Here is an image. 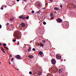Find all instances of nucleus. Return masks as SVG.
<instances>
[{
  "mask_svg": "<svg viewBox=\"0 0 76 76\" xmlns=\"http://www.w3.org/2000/svg\"><path fill=\"white\" fill-rule=\"evenodd\" d=\"M15 35L17 39H19L22 36L21 34H17V32H16V35Z\"/></svg>",
  "mask_w": 76,
  "mask_h": 76,
  "instance_id": "1",
  "label": "nucleus"
},
{
  "mask_svg": "<svg viewBox=\"0 0 76 76\" xmlns=\"http://www.w3.org/2000/svg\"><path fill=\"white\" fill-rule=\"evenodd\" d=\"M56 21L57 22H58V23H59V22L60 23L61 22H62V20L60 19V18H58L56 19Z\"/></svg>",
  "mask_w": 76,
  "mask_h": 76,
  "instance_id": "2",
  "label": "nucleus"
},
{
  "mask_svg": "<svg viewBox=\"0 0 76 76\" xmlns=\"http://www.w3.org/2000/svg\"><path fill=\"white\" fill-rule=\"evenodd\" d=\"M52 62L53 64H56V60H54V59H52Z\"/></svg>",
  "mask_w": 76,
  "mask_h": 76,
  "instance_id": "3",
  "label": "nucleus"
},
{
  "mask_svg": "<svg viewBox=\"0 0 76 76\" xmlns=\"http://www.w3.org/2000/svg\"><path fill=\"white\" fill-rule=\"evenodd\" d=\"M56 57L57 59H61V56H59L58 55H56Z\"/></svg>",
  "mask_w": 76,
  "mask_h": 76,
  "instance_id": "4",
  "label": "nucleus"
},
{
  "mask_svg": "<svg viewBox=\"0 0 76 76\" xmlns=\"http://www.w3.org/2000/svg\"><path fill=\"white\" fill-rule=\"evenodd\" d=\"M55 6H54L52 8V9H55V10H58L59 9L58 7H54Z\"/></svg>",
  "mask_w": 76,
  "mask_h": 76,
  "instance_id": "5",
  "label": "nucleus"
},
{
  "mask_svg": "<svg viewBox=\"0 0 76 76\" xmlns=\"http://www.w3.org/2000/svg\"><path fill=\"white\" fill-rule=\"evenodd\" d=\"M21 26H23V27H25L26 26V25H25V24L24 23H22L21 24Z\"/></svg>",
  "mask_w": 76,
  "mask_h": 76,
  "instance_id": "6",
  "label": "nucleus"
},
{
  "mask_svg": "<svg viewBox=\"0 0 76 76\" xmlns=\"http://www.w3.org/2000/svg\"><path fill=\"white\" fill-rule=\"evenodd\" d=\"M20 57H21L19 55H18L16 56V58H17V59H20Z\"/></svg>",
  "mask_w": 76,
  "mask_h": 76,
  "instance_id": "7",
  "label": "nucleus"
},
{
  "mask_svg": "<svg viewBox=\"0 0 76 76\" xmlns=\"http://www.w3.org/2000/svg\"><path fill=\"white\" fill-rule=\"evenodd\" d=\"M63 71V69H60L59 70L58 72L59 74H60Z\"/></svg>",
  "mask_w": 76,
  "mask_h": 76,
  "instance_id": "8",
  "label": "nucleus"
},
{
  "mask_svg": "<svg viewBox=\"0 0 76 76\" xmlns=\"http://www.w3.org/2000/svg\"><path fill=\"white\" fill-rule=\"evenodd\" d=\"M72 7H73L74 9H76V6L75 5H74L73 4H71Z\"/></svg>",
  "mask_w": 76,
  "mask_h": 76,
  "instance_id": "9",
  "label": "nucleus"
},
{
  "mask_svg": "<svg viewBox=\"0 0 76 76\" xmlns=\"http://www.w3.org/2000/svg\"><path fill=\"white\" fill-rule=\"evenodd\" d=\"M29 58H34V56H33V55H29Z\"/></svg>",
  "mask_w": 76,
  "mask_h": 76,
  "instance_id": "10",
  "label": "nucleus"
},
{
  "mask_svg": "<svg viewBox=\"0 0 76 76\" xmlns=\"http://www.w3.org/2000/svg\"><path fill=\"white\" fill-rule=\"evenodd\" d=\"M14 28V27H13V26H11L10 28V30H13V29Z\"/></svg>",
  "mask_w": 76,
  "mask_h": 76,
  "instance_id": "11",
  "label": "nucleus"
},
{
  "mask_svg": "<svg viewBox=\"0 0 76 76\" xmlns=\"http://www.w3.org/2000/svg\"><path fill=\"white\" fill-rule=\"evenodd\" d=\"M39 46L40 47H44V45L43 44L41 43L40 44Z\"/></svg>",
  "mask_w": 76,
  "mask_h": 76,
  "instance_id": "12",
  "label": "nucleus"
},
{
  "mask_svg": "<svg viewBox=\"0 0 76 76\" xmlns=\"http://www.w3.org/2000/svg\"><path fill=\"white\" fill-rule=\"evenodd\" d=\"M1 50H2V51H3V53H6V52L5 51H4V50L3 48H1Z\"/></svg>",
  "mask_w": 76,
  "mask_h": 76,
  "instance_id": "13",
  "label": "nucleus"
},
{
  "mask_svg": "<svg viewBox=\"0 0 76 76\" xmlns=\"http://www.w3.org/2000/svg\"><path fill=\"white\" fill-rule=\"evenodd\" d=\"M39 55H42V52L41 51H40L39 52Z\"/></svg>",
  "mask_w": 76,
  "mask_h": 76,
  "instance_id": "14",
  "label": "nucleus"
},
{
  "mask_svg": "<svg viewBox=\"0 0 76 76\" xmlns=\"http://www.w3.org/2000/svg\"><path fill=\"white\" fill-rule=\"evenodd\" d=\"M38 74L39 75H41L42 74V73L41 72V71H39L38 72Z\"/></svg>",
  "mask_w": 76,
  "mask_h": 76,
  "instance_id": "15",
  "label": "nucleus"
},
{
  "mask_svg": "<svg viewBox=\"0 0 76 76\" xmlns=\"http://www.w3.org/2000/svg\"><path fill=\"white\" fill-rule=\"evenodd\" d=\"M31 48L29 47L28 48V51H29V52L31 51Z\"/></svg>",
  "mask_w": 76,
  "mask_h": 76,
  "instance_id": "16",
  "label": "nucleus"
},
{
  "mask_svg": "<svg viewBox=\"0 0 76 76\" xmlns=\"http://www.w3.org/2000/svg\"><path fill=\"white\" fill-rule=\"evenodd\" d=\"M64 1L65 2H67V3H69V1H67V0H64Z\"/></svg>",
  "mask_w": 76,
  "mask_h": 76,
  "instance_id": "17",
  "label": "nucleus"
},
{
  "mask_svg": "<svg viewBox=\"0 0 76 76\" xmlns=\"http://www.w3.org/2000/svg\"><path fill=\"white\" fill-rule=\"evenodd\" d=\"M50 19L51 20H53V19H54V16H53L51 17L50 18Z\"/></svg>",
  "mask_w": 76,
  "mask_h": 76,
  "instance_id": "18",
  "label": "nucleus"
},
{
  "mask_svg": "<svg viewBox=\"0 0 76 76\" xmlns=\"http://www.w3.org/2000/svg\"><path fill=\"white\" fill-rule=\"evenodd\" d=\"M14 20V18H11L10 19V20L11 21H13Z\"/></svg>",
  "mask_w": 76,
  "mask_h": 76,
  "instance_id": "19",
  "label": "nucleus"
},
{
  "mask_svg": "<svg viewBox=\"0 0 76 76\" xmlns=\"http://www.w3.org/2000/svg\"><path fill=\"white\" fill-rule=\"evenodd\" d=\"M37 6H41V4H40V3H39L38 4H37Z\"/></svg>",
  "mask_w": 76,
  "mask_h": 76,
  "instance_id": "20",
  "label": "nucleus"
},
{
  "mask_svg": "<svg viewBox=\"0 0 76 76\" xmlns=\"http://www.w3.org/2000/svg\"><path fill=\"white\" fill-rule=\"evenodd\" d=\"M50 16H53V13H51L50 14Z\"/></svg>",
  "mask_w": 76,
  "mask_h": 76,
  "instance_id": "21",
  "label": "nucleus"
},
{
  "mask_svg": "<svg viewBox=\"0 0 76 76\" xmlns=\"http://www.w3.org/2000/svg\"><path fill=\"white\" fill-rule=\"evenodd\" d=\"M3 45H4V47H5L6 45V43H4L3 44Z\"/></svg>",
  "mask_w": 76,
  "mask_h": 76,
  "instance_id": "22",
  "label": "nucleus"
},
{
  "mask_svg": "<svg viewBox=\"0 0 76 76\" xmlns=\"http://www.w3.org/2000/svg\"><path fill=\"white\" fill-rule=\"evenodd\" d=\"M23 18V17L22 16H20V19H22Z\"/></svg>",
  "mask_w": 76,
  "mask_h": 76,
  "instance_id": "23",
  "label": "nucleus"
},
{
  "mask_svg": "<svg viewBox=\"0 0 76 76\" xmlns=\"http://www.w3.org/2000/svg\"><path fill=\"white\" fill-rule=\"evenodd\" d=\"M53 0H50L49 1L50 2H49V3H51V2H52V1H53Z\"/></svg>",
  "mask_w": 76,
  "mask_h": 76,
  "instance_id": "24",
  "label": "nucleus"
},
{
  "mask_svg": "<svg viewBox=\"0 0 76 76\" xmlns=\"http://www.w3.org/2000/svg\"><path fill=\"white\" fill-rule=\"evenodd\" d=\"M32 50L33 51H35V49L34 48H33L32 49Z\"/></svg>",
  "mask_w": 76,
  "mask_h": 76,
  "instance_id": "25",
  "label": "nucleus"
},
{
  "mask_svg": "<svg viewBox=\"0 0 76 76\" xmlns=\"http://www.w3.org/2000/svg\"><path fill=\"white\" fill-rule=\"evenodd\" d=\"M26 18H27V19H29V16L28 15L27 16V17H26Z\"/></svg>",
  "mask_w": 76,
  "mask_h": 76,
  "instance_id": "26",
  "label": "nucleus"
},
{
  "mask_svg": "<svg viewBox=\"0 0 76 76\" xmlns=\"http://www.w3.org/2000/svg\"><path fill=\"white\" fill-rule=\"evenodd\" d=\"M32 72L30 71L29 72V74H30V75H32Z\"/></svg>",
  "mask_w": 76,
  "mask_h": 76,
  "instance_id": "27",
  "label": "nucleus"
},
{
  "mask_svg": "<svg viewBox=\"0 0 76 76\" xmlns=\"http://www.w3.org/2000/svg\"><path fill=\"white\" fill-rule=\"evenodd\" d=\"M22 19H26V18H25V17H23Z\"/></svg>",
  "mask_w": 76,
  "mask_h": 76,
  "instance_id": "28",
  "label": "nucleus"
},
{
  "mask_svg": "<svg viewBox=\"0 0 76 76\" xmlns=\"http://www.w3.org/2000/svg\"><path fill=\"white\" fill-rule=\"evenodd\" d=\"M43 25H46V22H43Z\"/></svg>",
  "mask_w": 76,
  "mask_h": 76,
  "instance_id": "29",
  "label": "nucleus"
},
{
  "mask_svg": "<svg viewBox=\"0 0 76 76\" xmlns=\"http://www.w3.org/2000/svg\"><path fill=\"white\" fill-rule=\"evenodd\" d=\"M35 13V12H34V11H31V13Z\"/></svg>",
  "mask_w": 76,
  "mask_h": 76,
  "instance_id": "30",
  "label": "nucleus"
},
{
  "mask_svg": "<svg viewBox=\"0 0 76 76\" xmlns=\"http://www.w3.org/2000/svg\"><path fill=\"white\" fill-rule=\"evenodd\" d=\"M42 42L43 43H45V40H43L42 41Z\"/></svg>",
  "mask_w": 76,
  "mask_h": 76,
  "instance_id": "31",
  "label": "nucleus"
},
{
  "mask_svg": "<svg viewBox=\"0 0 76 76\" xmlns=\"http://www.w3.org/2000/svg\"><path fill=\"white\" fill-rule=\"evenodd\" d=\"M50 75H51L50 74H47V76H50Z\"/></svg>",
  "mask_w": 76,
  "mask_h": 76,
  "instance_id": "32",
  "label": "nucleus"
},
{
  "mask_svg": "<svg viewBox=\"0 0 76 76\" xmlns=\"http://www.w3.org/2000/svg\"><path fill=\"white\" fill-rule=\"evenodd\" d=\"M1 10H3V7H1Z\"/></svg>",
  "mask_w": 76,
  "mask_h": 76,
  "instance_id": "33",
  "label": "nucleus"
},
{
  "mask_svg": "<svg viewBox=\"0 0 76 76\" xmlns=\"http://www.w3.org/2000/svg\"><path fill=\"white\" fill-rule=\"evenodd\" d=\"M16 40V39H15L14 40H13V42H15Z\"/></svg>",
  "mask_w": 76,
  "mask_h": 76,
  "instance_id": "34",
  "label": "nucleus"
},
{
  "mask_svg": "<svg viewBox=\"0 0 76 76\" xmlns=\"http://www.w3.org/2000/svg\"><path fill=\"white\" fill-rule=\"evenodd\" d=\"M13 60H14V58H12L11 60V61H12Z\"/></svg>",
  "mask_w": 76,
  "mask_h": 76,
  "instance_id": "35",
  "label": "nucleus"
},
{
  "mask_svg": "<svg viewBox=\"0 0 76 76\" xmlns=\"http://www.w3.org/2000/svg\"><path fill=\"white\" fill-rule=\"evenodd\" d=\"M1 27H2L1 25L0 24V29H1Z\"/></svg>",
  "mask_w": 76,
  "mask_h": 76,
  "instance_id": "36",
  "label": "nucleus"
},
{
  "mask_svg": "<svg viewBox=\"0 0 76 76\" xmlns=\"http://www.w3.org/2000/svg\"><path fill=\"white\" fill-rule=\"evenodd\" d=\"M45 5H47V6H48V3H46L45 4Z\"/></svg>",
  "mask_w": 76,
  "mask_h": 76,
  "instance_id": "37",
  "label": "nucleus"
},
{
  "mask_svg": "<svg viewBox=\"0 0 76 76\" xmlns=\"http://www.w3.org/2000/svg\"><path fill=\"white\" fill-rule=\"evenodd\" d=\"M40 11H39L38 12H37V13H40Z\"/></svg>",
  "mask_w": 76,
  "mask_h": 76,
  "instance_id": "38",
  "label": "nucleus"
},
{
  "mask_svg": "<svg viewBox=\"0 0 76 76\" xmlns=\"http://www.w3.org/2000/svg\"><path fill=\"white\" fill-rule=\"evenodd\" d=\"M60 7H63V6H62V5L61 4L60 5Z\"/></svg>",
  "mask_w": 76,
  "mask_h": 76,
  "instance_id": "39",
  "label": "nucleus"
},
{
  "mask_svg": "<svg viewBox=\"0 0 76 76\" xmlns=\"http://www.w3.org/2000/svg\"><path fill=\"white\" fill-rule=\"evenodd\" d=\"M42 9H45V8L44 7L42 8Z\"/></svg>",
  "mask_w": 76,
  "mask_h": 76,
  "instance_id": "40",
  "label": "nucleus"
},
{
  "mask_svg": "<svg viewBox=\"0 0 76 76\" xmlns=\"http://www.w3.org/2000/svg\"><path fill=\"white\" fill-rule=\"evenodd\" d=\"M6 49H7V50H9V48H6Z\"/></svg>",
  "mask_w": 76,
  "mask_h": 76,
  "instance_id": "41",
  "label": "nucleus"
},
{
  "mask_svg": "<svg viewBox=\"0 0 76 76\" xmlns=\"http://www.w3.org/2000/svg\"><path fill=\"white\" fill-rule=\"evenodd\" d=\"M17 45H19V43H18L17 44Z\"/></svg>",
  "mask_w": 76,
  "mask_h": 76,
  "instance_id": "42",
  "label": "nucleus"
},
{
  "mask_svg": "<svg viewBox=\"0 0 76 76\" xmlns=\"http://www.w3.org/2000/svg\"><path fill=\"white\" fill-rule=\"evenodd\" d=\"M20 0H17V1H19Z\"/></svg>",
  "mask_w": 76,
  "mask_h": 76,
  "instance_id": "43",
  "label": "nucleus"
},
{
  "mask_svg": "<svg viewBox=\"0 0 76 76\" xmlns=\"http://www.w3.org/2000/svg\"><path fill=\"white\" fill-rule=\"evenodd\" d=\"M10 64H11V63H10V62H9Z\"/></svg>",
  "mask_w": 76,
  "mask_h": 76,
  "instance_id": "44",
  "label": "nucleus"
},
{
  "mask_svg": "<svg viewBox=\"0 0 76 76\" xmlns=\"http://www.w3.org/2000/svg\"><path fill=\"white\" fill-rule=\"evenodd\" d=\"M9 23H7V25H9Z\"/></svg>",
  "mask_w": 76,
  "mask_h": 76,
  "instance_id": "45",
  "label": "nucleus"
},
{
  "mask_svg": "<svg viewBox=\"0 0 76 76\" xmlns=\"http://www.w3.org/2000/svg\"><path fill=\"white\" fill-rule=\"evenodd\" d=\"M4 48H7V47H4Z\"/></svg>",
  "mask_w": 76,
  "mask_h": 76,
  "instance_id": "46",
  "label": "nucleus"
},
{
  "mask_svg": "<svg viewBox=\"0 0 76 76\" xmlns=\"http://www.w3.org/2000/svg\"><path fill=\"white\" fill-rule=\"evenodd\" d=\"M10 56V57H12V55H11Z\"/></svg>",
  "mask_w": 76,
  "mask_h": 76,
  "instance_id": "47",
  "label": "nucleus"
},
{
  "mask_svg": "<svg viewBox=\"0 0 76 76\" xmlns=\"http://www.w3.org/2000/svg\"><path fill=\"white\" fill-rule=\"evenodd\" d=\"M4 7V5H2L1 7Z\"/></svg>",
  "mask_w": 76,
  "mask_h": 76,
  "instance_id": "48",
  "label": "nucleus"
},
{
  "mask_svg": "<svg viewBox=\"0 0 76 76\" xmlns=\"http://www.w3.org/2000/svg\"><path fill=\"white\" fill-rule=\"evenodd\" d=\"M2 45L1 43H0V45Z\"/></svg>",
  "mask_w": 76,
  "mask_h": 76,
  "instance_id": "49",
  "label": "nucleus"
},
{
  "mask_svg": "<svg viewBox=\"0 0 76 76\" xmlns=\"http://www.w3.org/2000/svg\"><path fill=\"white\" fill-rule=\"evenodd\" d=\"M63 61V59H61V61Z\"/></svg>",
  "mask_w": 76,
  "mask_h": 76,
  "instance_id": "50",
  "label": "nucleus"
},
{
  "mask_svg": "<svg viewBox=\"0 0 76 76\" xmlns=\"http://www.w3.org/2000/svg\"><path fill=\"white\" fill-rule=\"evenodd\" d=\"M27 0H24V1H26Z\"/></svg>",
  "mask_w": 76,
  "mask_h": 76,
  "instance_id": "51",
  "label": "nucleus"
},
{
  "mask_svg": "<svg viewBox=\"0 0 76 76\" xmlns=\"http://www.w3.org/2000/svg\"><path fill=\"white\" fill-rule=\"evenodd\" d=\"M18 43H19V42L18 41Z\"/></svg>",
  "mask_w": 76,
  "mask_h": 76,
  "instance_id": "52",
  "label": "nucleus"
},
{
  "mask_svg": "<svg viewBox=\"0 0 76 76\" xmlns=\"http://www.w3.org/2000/svg\"><path fill=\"white\" fill-rule=\"evenodd\" d=\"M64 61H66V60L64 59Z\"/></svg>",
  "mask_w": 76,
  "mask_h": 76,
  "instance_id": "53",
  "label": "nucleus"
},
{
  "mask_svg": "<svg viewBox=\"0 0 76 76\" xmlns=\"http://www.w3.org/2000/svg\"><path fill=\"white\" fill-rule=\"evenodd\" d=\"M24 45H26V44H25Z\"/></svg>",
  "mask_w": 76,
  "mask_h": 76,
  "instance_id": "54",
  "label": "nucleus"
},
{
  "mask_svg": "<svg viewBox=\"0 0 76 76\" xmlns=\"http://www.w3.org/2000/svg\"><path fill=\"white\" fill-rule=\"evenodd\" d=\"M0 64H1V62L0 61Z\"/></svg>",
  "mask_w": 76,
  "mask_h": 76,
  "instance_id": "55",
  "label": "nucleus"
},
{
  "mask_svg": "<svg viewBox=\"0 0 76 76\" xmlns=\"http://www.w3.org/2000/svg\"><path fill=\"white\" fill-rule=\"evenodd\" d=\"M61 76H64V75H62Z\"/></svg>",
  "mask_w": 76,
  "mask_h": 76,
  "instance_id": "56",
  "label": "nucleus"
},
{
  "mask_svg": "<svg viewBox=\"0 0 76 76\" xmlns=\"http://www.w3.org/2000/svg\"><path fill=\"white\" fill-rule=\"evenodd\" d=\"M32 41H31V42H32Z\"/></svg>",
  "mask_w": 76,
  "mask_h": 76,
  "instance_id": "57",
  "label": "nucleus"
},
{
  "mask_svg": "<svg viewBox=\"0 0 76 76\" xmlns=\"http://www.w3.org/2000/svg\"><path fill=\"white\" fill-rule=\"evenodd\" d=\"M51 69H52V68H51Z\"/></svg>",
  "mask_w": 76,
  "mask_h": 76,
  "instance_id": "58",
  "label": "nucleus"
},
{
  "mask_svg": "<svg viewBox=\"0 0 76 76\" xmlns=\"http://www.w3.org/2000/svg\"><path fill=\"white\" fill-rule=\"evenodd\" d=\"M5 7H7V6H6Z\"/></svg>",
  "mask_w": 76,
  "mask_h": 76,
  "instance_id": "59",
  "label": "nucleus"
},
{
  "mask_svg": "<svg viewBox=\"0 0 76 76\" xmlns=\"http://www.w3.org/2000/svg\"><path fill=\"white\" fill-rule=\"evenodd\" d=\"M17 70H19V69H17Z\"/></svg>",
  "mask_w": 76,
  "mask_h": 76,
  "instance_id": "60",
  "label": "nucleus"
}]
</instances>
